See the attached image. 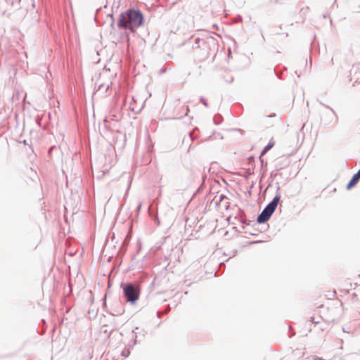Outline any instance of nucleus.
<instances>
[{"mask_svg":"<svg viewBox=\"0 0 360 360\" xmlns=\"http://www.w3.org/2000/svg\"><path fill=\"white\" fill-rule=\"evenodd\" d=\"M274 142H269L262 152V155H264L268 150H269L274 146Z\"/></svg>","mask_w":360,"mask_h":360,"instance_id":"39448f33","label":"nucleus"},{"mask_svg":"<svg viewBox=\"0 0 360 360\" xmlns=\"http://www.w3.org/2000/svg\"><path fill=\"white\" fill-rule=\"evenodd\" d=\"M280 200V195H276L273 200L265 207L262 212L259 215L257 221L259 223H264L269 220L271 214L275 211L278 203Z\"/></svg>","mask_w":360,"mask_h":360,"instance_id":"f03ea898","label":"nucleus"},{"mask_svg":"<svg viewBox=\"0 0 360 360\" xmlns=\"http://www.w3.org/2000/svg\"><path fill=\"white\" fill-rule=\"evenodd\" d=\"M123 292L127 300L132 304L135 303L139 298L140 290L139 286L132 284L123 285Z\"/></svg>","mask_w":360,"mask_h":360,"instance_id":"7ed1b4c3","label":"nucleus"},{"mask_svg":"<svg viewBox=\"0 0 360 360\" xmlns=\"http://www.w3.org/2000/svg\"><path fill=\"white\" fill-rule=\"evenodd\" d=\"M335 294H336L335 291V290H333V291L331 292V294L330 295V296L331 297L330 298L332 299V298L335 297Z\"/></svg>","mask_w":360,"mask_h":360,"instance_id":"0eeeda50","label":"nucleus"},{"mask_svg":"<svg viewBox=\"0 0 360 360\" xmlns=\"http://www.w3.org/2000/svg\"><path fill=\"white\" fill-rule=\"evenodd\" d=\"M310 321L311 323H315V324L319 323L320 322V318L316 319L314 316H311V319H310Z\"/></svg>","mask_w":360,"mask_h":360,"instance_id":"423d86ee","label":"nucleus"},{"mask_svg":"<svg viewBox=\"0 0 360 360\" xmlns=\"http://www.w3.org/2000/svg\"><path fill=\"white\" fill-rule=\"evenodd\" d=\"M143 17L139 11L130 9L121 13L119 16L117 25L120 28L129 29L131 32L142 25Z\"/></svg>","mask_w":360,"mask_h":360,"instance_id":"f257e3e1","label":"nucleus"},{"mask_svg":"<svg viewBox=\"0 0 360 360\" xmlns=\"http://www.w3.org/2000/svg\"><path fill=\"white\" fill-rule=\"evenodd\" d=\"M359 179H360V169L357 172V173H356L352 176V179L350 180V181L349 182V184L347 186V188L349 190V189L352 188L353 186H354L359 181Z\"/></svg>","mask_w":360,"mask_h":360,"instance_id":"20e7f679","label":"nucleus"}]
</instances>
